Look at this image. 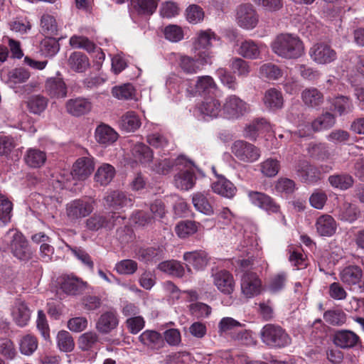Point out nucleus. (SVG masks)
<instances>
[{
    "label": "nucleus",
    "mask_w": 364,
    "mask_h": 364,
    "mask_svg": "<svg viewBox=\"0 0 364 364\" xmlns=\"http://www.w3.org/2000/svg\"><path fill=\"white\" fill-rule=\"evenodd\" d=\"M112 95L118 100L132 99L134 95V87L130 84H124L122 86L114 87L112 90Z\"/></svg>",
    "instance_id": "obj_61"
},
{
    "label": "nucleus",
    "mask_w": 364,
    "mask_h": 364,
    "mask_svg": "<svg viewBox=\"0 0 364 364\" xmlns=\"http://www.w3.org/2000/svg\"><path fill=\"white\" fill-rule=\"evenodd\" d=\"M205 16L203 9L196 4L188 6L186 9V18L188 23L197 24L203 21Z\"/></svg>",
    "instance_id": "obj_52"
},
{
    "label": "nucleus",
    "mask_w": 364,
    "mask_h": 364,
    "mask_svg": "<svg viewBox=\"0 0 364 364\" xmlns=\"http://www.w3.org/2000/svg\"><path fill=\"white\" fill-rule=\"evenodd\" d=\"M272 51L285 59H297L304 53V46L295 34L284 33L278 35L272 43Z\"/></svg>",
    "instance_id": "obj_1"
},
{
    "label": "nucleus",
    "mask_w": 364,
    "mask_h": 364,
    "mask_svg": "<svg viewBox=\"0 0 364 364\" xmlns=\"http://www.w3.org/2000/svg\"><path fill=\"white\" fill-rule=\"evenodd\" d=\"M213 172L217 176L218 179L213 182L211 188L213 191L226 198H232L237 193L236 186L228 179L223 176H218L215 173V167H212Z\"/></svg>",
    "instance_id": "obj_14"
},
{
    "label": "nucleus",
    "mask_w": 364,
    "mask_h": 364,
    "mask_svg": "<svg viewBox=\"0 0 364 364\" xmlns=\"http://www.w3.org/2000/svg\"><path fill=\"white\" fill-rule=\"evenodd\" d=\"M242 325L232 317H224L218 323V333L220 336L227 334L232 330Z\"/></svg>",
    "instance_id": "obj_62"
},
{
    "label": "nucleus",
    "mask_w": 364,
    "mask_h": 364,
    "mask_svg": "<svg viewBox=\"0 0 364 364\" xmlns=\"http://www.w3.org/2000/svg\"><path fill=\"white\" fill-rule=\"evenodd\" d=\"M68 65L73 71L83 73L90 67V60L84 53L75 51L70 55Z\"/></svg>",
    "instance_id": "obj_31"
},
{
    "label": "nucleus",
    "mask_w": 364,
    "mask_h": 364,
    "mask_svg": "<svg viewBox=\"0 0 364 364\" xmlns=\"http://www.w3.org/2000/svg\"><path fill=\"white\" fill-rule=\"evenodd\" d=\"M158 269L163 272L178 277H183L185 272L183 265L176 260L162 262L159 264Z\"/></svg>",
    "instance_id": "obj_41"
},
{
    "label": "nucleus",
    "mask_w": 364,
    "mask_h": 364,
    "mask_svg": "<svg viewBox=\"0 0 364 364\" xmlns=\"http://www.w3.org/2000/svg\"><path fill=\"white\" fill-rule=\"evenodd\" d=\"M183 259L188 267L192 266L197 270L203 269L208 264L207 255L203 251L187 252L183 255Z\"/></svg>",
    "instance_id": "obj_35"
},
{
    "label": "nucleus",
    "mask_w": 364,
    "mask_h": 364,
    "mask_svg": "<svg viewBox=\"0 0 364 364\" xmlns=\"http://www.w3.org/2000/svg\"><path fill=\"white\" fill-rule=\"evenodd\" d=\"M240 289L245 298L251 299L257 296L263 289L262 280L255 273L245 272L241 277Z\"/></svg>",
    "instance_id": "obj_8"
},
{
    "label": "nucleus",
    "mask_w": 364,
    "mask_h": 364,
    "mask_svg": "<svg viewBox=\"0 0 364 364\" xmlns=\"http://www.w3.org/2000/svg\"><path fill=\"white\" fill-rule=\"evenodd\" d=\"M262 342L272 348H284L291 343V338L279 326L267 324L261 330Z\"/></svg>",
    "instance_id": "obj_2"
},
{
    "label": "nucleus",
    "mask_w": 364,
    "mask_h": 364,
    "mask_svg": "<svg viewBox=\"0 0 364 364\" xmlns=\"http://www.w3.org/2000/svg\"><path fill=\"white\" fill-rule=\"evenodd\" d=\"M69 43L74 48H82L87 52H92L95 49V45L87 37L82 36H73L70 38Z\"/></svg>",
    "instance_id": "obj_56"
},
{
    "label": "nucleus",
    "mask_w": 364,
    "mask_h": 364,
    "mask_svg": "<svg viewBox=\"0 0 364 364\" xmlns=\"http://www.w3.org/2000/svg\"><path fill=\"white\" fill-rule=\"evenodd\" d=\"M11 314L17 326L24 327L31 319V311L23 301L17 299L11 306Z\"/></svg>",
    "instance_id": "obj_15"
},
{
    "label": "nucleus",
    "mask_w": 364,
    "mask_h": 364,
    "mask_svg": "<svg viewBox=\"0 0 364 364\" xmlns=\"http://www.w3.org/2000/svg\"><path fill=\"white\" fill-rule=\"evenodd\" d=\"M12 209L11 202L0 193V225L6 224L10 221Z\"/></svg>",
    "instance_id": "obj_55"
},
{
    "label": "nucleus",
    "mask_w": 364,
    "mask_h": 364,
    "mask_svg": "<svg viewBox=\"0 0 364 364\" xmlns=\"http://www.w3.org/2000/svg\"><path fill=\"white\" fill-rule=\"evenodd\" d=\"M46 159V154L43 151L36 148L28 149L24 156L26 164L32 168L42 166L45 164Z\"/></svg>",
    "instance_id": "obj_36"
},
{
    "label": "nucleus",
    "mask_w": 364,
    "mask_h": 364,
    "mask_svg": "<svg viewBox=\"0 0 364 364\" xmlns=\"http://www.w3.org/2000/svg\"><path fill=\"white\" fill-rule=\"evenodd\" d=\"M335 123L334 115L326 112L313 121V128L316 132H320L331 128Z\"/></svg>",
    "instance_id": "obj_45"
},
{
    "label": "nucleus",
    "mask_w": 364,
    "mask_h": 364,
    "mask_svg": "<svg viewBox=\"0 0 364 364\" xmlns=\"http://www.w3.org/2000/svg\"><path fill=\"white\" fill-rule=\"evenodd\" d=\"M228 65L232 73L238 77H247L250 73L249 63L240 58H232L230 60Z\"/></svg>",
    "instance_id": "obj_44"
},
{
    "label": "nucleus",
    "mask_w": 364,
    "mask_h": 364,
    "mask_svg": "<svg viewBox=\"0 0 364 364\" xmlns=\"http://www.w3.org/2000/svg\"><path fill=\"white\" fill-rule=\"evenodd\" d=\"M272 129L269 123L260 119L252 122L246 127V134L247 136L255 138L257 134L268 132Z\"/></svg>",
    "instance_id": "obj_43"
},
{
    "label": "nucleus",
    "mask_w": 364,
    "mask_h": 364,
    "mask_svg": "<svg viewBox=\"0 0 364 364\" xmlns=\"http://www.w3.org/2000/svg\"><path fill=\"white\" fill-rule=\"evenodd\" d=\"M46 91L51 98L60 99L67 96V86L62 78L50 77L46 82Z\"/></svg>",
    "instance_id": "obj_22"
},
{
    "label": "nucleus",
    "mask_w": 364,
    "mask_h": 364,
    "mask_svg": "<svg viewBox=\"0 0 364 364\" xmlns=\"http://www.w3.org/2000/svg\"><path fill=\"white\" fill-rule=\"evenodd\" d=\"M137 268V263L132 259L121 260L114 267V269L120 274H133Z\"/></svg>",
    "instance_id": "obj_63"
},
{
    "label": "nucleus",
    "mask_w": 364,
    "mask_h": 364,
    "mask_svg": "<svg viewBox=\"0 0 364 364\" xmlns=\"http://www.w3.org/2000/svg\"><path fill=\"white\" fill-rule=\"evenodd\" d=\"M173 58L178 60L179 67L186 73L194 74L200 70L197 60L191 56L172 53L170 54V60Z\"/></svg>",
    "instance_id": "obj_28"
},
{
    "label": "nucleus",
    "mask_w": 364,
    "mask_h": 364,
    "mask_svg": "<svg viewBox=\"0 0 364 364\" xmlns=\"http://www.w3.org/2000/svg\"><path fill=\"white\" fill-rule=\"evenodd\" d=\"M222 111L220 101L213 97L205 99L196 108V112L200 114L202 119L205 120L218 117Z\"/></svg>",
    "instance_id": "obj_13"
},
{
    "label": "nucleus",
    "mask_w": 364,
    "mask_h": 364,
    "mask_svg": "<svg viewBox=\"0 0 364 364\" xmlns=\"http://www.w3.org/2000/svg\"><path fill=\"white\" fill-rule=\"evenodd\" d=\"M60 289L67 294H81L86 288L87 283L73 275H64L59 281Z\"/></svg>",
    "instance_id": "obj_17"
},
{
    "label": "nucleus",
    "mask_w": 364,
    "mask_h": 364,
    "mask_svg": "<svg viewBox=\"0 0 364 364\" xmlns=\"http://www.w3.org/2000/svg\"><path fill=\"white\" fill-rule=\"evenodd\" d=\"M6 237L11 239L10 248L16 257L26 259L30 257L31 252L28 242L21 233L16 230H9Z\"/></svg>",
    "instance_id": "obj_9"
},
{
    "label": "nucleus",
    "mask_w": 364,
    "mask_h": 364,
    "mask_svg": "<svg viewBox=\"0 0 364 364\" xmlns=\"http://www.w3.org/2000/svg\"><path fill=\"white\" fill-rule=\"evenodd\" d=\"M141 125L139 116L134 111H127L119 120L120 128L127 132H134Z\"/></svg>",
    "instance_id": "obj_29"
},
{
    "label": "nucleus",
    "mask_w": 364,
    "mask_h": 364,
    "mask_svg": "<svg viewBox=\"0 0 364 364\" xmlns=\"http://www.w3.org/2000/svg\"><path fill=\"white\" fill-rule=\"evenodd\" d=\"M310 58L317 65H328L337 59V53L328 44L316 43L309 49Z\"/></svg>",
    "instance_id": "obj_6"
},
{
    "label": "nucleus",
    "mask_w": 364,
    "mask_h": 364,
    "mask_svg": "<svg viewBox=\"0 0 364 364\" xmlns=\"http://www.w3.org/2000/svg\"><path fill=\"white\" fill-rule=\"evenodd\" d=\"M261 172L267 177L275 176L280 168L279 161L272 158L267 159L259 164Z\"/></svg>",
    "instance_id": "obj_53"
},
{
    "label": "nucleus",
    "mask_w": 364,
    "mask_h": 364,
    "mask_svg": "<svg viewBox=\"0 0 364 364\" xmlns=\"http://www.w3.org/2000/svg\"><path fill=\"white\" fill-rule=\"evenodd\" d=\"M332 105L333 106V111L338 112L341 116L350 112L353 108L350 100L344 96L336 97L333 100Z\"/></svg>",
    "instance_id": "obj_49"
},
{
    "label": "nucleus",
    "mask_w": 364,
    "mask_h": 364,
    "mask_svg": "<svg viewBox=\"0 0 364 364\" xmlns=\"http://www.w3.org/2000/svg\"><path fill=\"white\" fill-rule=\"evenodd\" d=\"M213 282L218 291L223 294L230 295L235 287L232 274L227 270H220L213 274Z\"/></svg>",
    "instance_id": "obj_11"
},
{
    "label": "nucleus",
    "mask_w": 364,
    "mask_h": 364,
    "mask_svg": "<svg viewBox=\"0 0 364 364\" xmlns=\"http://www.w3.org/2000/svg\"><path fill=\"white\" fill-rule=\"evenodd\" d=\"M316 232L321 237H331L336 231L335 220L329 215H322L316 221Z\"/></svg>",
    "instance_id": "obj_23"
},
{
    "label": "nucleus",
    "mask_w": 364,
    "mask_h": 364,
    "mask_svg": "<svg viewBox=\"0 0 364 364\" xmlns=\"http://www.w3.org/2000/svg\"><path fill=\"white\" fill-rule=\"evenodd\" d=\"M217 39L216 35L211 30L200 31L193 41L192 50L196 53L200 49H208L212 46V41Z\"/></svg>",
    "instance_id": "obj_27"
},
{
    "label": "nucleus",
    "mask_w": 364,
    "mask_h": 364,
    "mask_svg": "<svg viewBox=\"0 0 364 364\" xmlns=\"http://www.w3.org/2000/svg\"><path fill=\"white\" fill-rule=\"evenodd\" d=\"M296 171L301 179L308 184H315L321 178V170L306 161L297 165Z\"/></svg>",
    "instance_id": "obj_19"
},
{
    "label": "nucleus",
    "mask_w": 364,
    "mask_h": 364,
    "mask_svg": "<svg viewBox=\"0 0 364 364\" xmlns=\"http://www.w3.org/2000/svg\"><path fill=\"white\" fill-rule=\"evenodd\" d=\"M301 99L309 107L316 108L323 102V94L315 87L305 89L301 93Z\"/></svg>",
    "instance_id": "obj_34"
},
{
    "label": "nucleus",
    "mask_w": 364,
    "mask_h": 364,
    "mask_svg": "<svg viewBox=\"0 0 364 364\" xmlns=\"http://www.w3.org/2000/svg\"><path fill=\"white\" fill-rule=\"evenodd\" d=\"M119 138V134L109 125L101 123L95 130V139L102 146L113 144Z\"/></svg>",
    "instance_id": "obj_16"
},
{
    "label": "nucleus",
    "mask_w": 364,
    "mask_h": 364,
    "mask_svg": "<svg viewBox=\"0 0 364 364\" xmlns=\"http://www.w3.org/2000/svg\"><path fill=\"white\" fill-rule=\"evenodd\" d=\"M95 169L94 158L83 156L79 158L73 166L71 174L73 178L77 180H85L89 177Z\"/></svg>",
    "instance_id": "obj_12"
},
{
    "label": "nucleus",
    "mask_w": 364,
    "mask_h": 364,
    "mask_svg": "<svg viewBox=\"0 0 364 364\" xmlns=\"http://www.w3.org/2000/svg\"><path fill=\"white\" fill-rule=\"evenodd\" d=\"M176 186L181 189L188 191L193 188L195 183V176L190 169L181 170L174 179Z\"/></svg>",
    "instance_id": "obj_38"
},
{
    "label": "nucleus",
    "mask_w": 364,
    "mask_h": 364,
    "mask_svg": "<svg viewBox=\"0 0 364 364\" xmlns=\"http://www.w3.org/2000/svg\"><path fill=\"white\" fill-rule=\"evenodd\" d=\"M235 21L245 30H252L259 23V16L252 4H240L235 9Z\"/></svg>",
    "instance_id": "obj_4"
},
{
    "label": "nucleus",
    "mask_w": 364,
    "mask_h": 364,
    "mask_svg": "<svg viewBox=\"0 0 364 364\" xmlns=\"http://www.w3.org/2000/svg\"><path fill=\"white\" fill-rule=\"evenodd\" d=\"M29 71L24 68H16L8 73V82L10 84L17 85L26 82L30 77Z\"/></svg>",
    "instance_id": "obj_50"
},
{
    "label": "nucleus",
    "mask_w": 364,
    "mask_h": 364,
    "mask_svg": "<svg viewBox=\"0 0 364 364\" xmlns=\"http://www.w3.org/2000/svg\"><path fill=\"white\" fill-rule=\"evenodd\" d=\"M248 198L250 203L269 213L279 212V205L268 195L258 191H249Z\"/></svg>",
    "instance_id": "obj_10"
},
{
    "label": "nucleus",
    "mask_w": 364,
    "mask_h": 364,
    "mask_svg": "<svg viewBox=\"0 0 364 364\" xmlns=\"http://www.w3.org/2000/svg\"><path fill=\"white\" fill-rule=\"evenodd\" d=\"M43 33L48 36H53L58 33V26L55 18L48 14H45L41 20Z\"/></svg>",
    "instance_id": "obj_51"
},
{
    "label": "nucleus",
    "mask_w": 364,
    "mask_h": 364,
    "mask_svg": "<svg viewBox=\"0 0 364 364\" xmlns=\"http://www.w3.org/2000/svg\"><path fill=\"white\" fill-rule=\"evenodd\" d=\"M216 89L213 79L208 75L199 77L196 85V92L203 94L210 92Z\"/></svg>",
    "instance_id": "obj_57"
},
{
    "label": "nucleus",
    "mask_w": 364,
    "mask_h": 364,
    "mask_svg": "<svg viewBox=\"0 0 364 364\" xmlns=\"http://www.w3.org/2000/svg\"><path fill=\"white\" fill-rule=\"evenodd\" d=\"M237 264L239 269L242 272H245L249 269H257L259 267H260L261 268H264L266 267L267 265V262L264 259H262V258H259V259H256L252 257L238 259Z\"/></svg>",
    "instance_id": "obj_60"
},
{
    "label": "nucleus",
    "mask_w": 364,
    "mask_h": 364,
    "mask_svg": "<svg viewBox=\"0 0 364 364\" xmlns=\"http://www.w3.org/2000/svg\"><path fill=\"white\" fill-rule=\"evenodd\" d=\"M95 205V200L91 199L78 198L73 200L66 204V216L70 222L80 221L94 211Z\"/></svg>",
    "instance_id": "obj_3"
},
{
    "label": "nucleus",
    "mask_w": 364,
    "mask_h": 364,
    "mask_svg": "<svg viewBox=\"0 0 364 364\" xmlns=\"http://www.w3.org/2000/svg\"><path fill=\"white\" fill-rule=\"evenodd\" d=\"M116 312L109 311L103 313L96 323V328L102 333H108L118 325Z\"/></svg>",
    "instance_id": "obj_24"
},
{
    "label": "nucleus",
    "mask_w": 364,
    "mask_h": 364,
    "mask_svg": "<svg viewBox=\"0 0 364 364\" xmlns=\"http://www.w3.org/2000/svg\"><path fill=\"white\" fill-rule=\"evenodd\" d=\"M267 49V46L262 43H257L252 40H246L241 43L237 53L247 59H259L261 53Z\"/></svg>",
    "instance_id": "obj_20"
},
{
    "label": "nucleus",
    "mask_w": 364,
    "mask_h": 364,
    "mask_svg": "<svg viewBox=\"0 0 364 364\" xmlns=\"http://www.w3.org/2000/svg\"><path fill=\"white\" fill-rule=\"evenodd\" d=\"M192 201L197 210L207 215H211L213 214V208L208 202L205 194L202 193H196L193 194Z\"/></svg>",
    "instance_id": "obj_42"
},
{
    "label": "nucleus",
    "mask_w": 364,
    "mask_h": 364,
    "mask_svg": "<svg viewBox=\"0 0 364 364\" xmlns=\"http://www.w3.org/2000/svg\"><path fill=\"white\" fill-rule=\"evenodd\" d=\"M115 173L114 166L105 163L97 168L94 176V180L100 186H107L113 180Z\"/></svg>",
    "instance_id": "obj_30"
},
{
    "label": "nucleus",
    "mask_w": 364,
    "mask_h": 364,
    "mask_svg": "<svg viewBox=\"0 0 364 364\" xmlns=\"http://www.w3.org/2000/svg\"><path fill=\"white\" fill-rule=\"evenodd\" d=\"M164 35L166 40L177 43L183 39L184 33L183 28L174 24H170L164 29Z\"/></svg>",
    "instance_id": "obj_54"
},
{
    "label": "nucleus",
    "mask_w": 364,
    "mask_h": 364,
    "mask_svg": "<svg viewBox=\"0 0 364 364\" xmlns=\"http://www.w3.org/2000/svg\"><path fill=\"white\" fill-rule=\"evenodd\" d=\"M132 156L135 162L144 166L149 165L153 159V152L146 144L139 142L131 149Z\"/></svg>",
    "instance_id": "obj_25"
},
{
    "label": "nucleus",
    "mask_w": 364,
    "mask_h": 364,
    "mask_svg": "<svg viewBox=\"0 0 364 364\" xmlns=\"http://www.w3.org/2000/svg\"><path fill=\"white\" fill-rule=\"evenodd\" d=\"M249 110V105L236 95L227 97L223 106V114L228 119H238Z\"/></svg>",
    "instance_id": "obj_7"
},
{
    "label": "nucleus",
    "mask_w": 364,
    "mask_h": 364,
    "mask_svg": "<svg viewBox=\"0 0 364 364\" xmlns=\"http://www.w3.org/2000/svg\"><path fill=\"white\" fill-rule=\"evenodd\" d=\"M231 151L239 161L245 163L255 162L261 156L257 147L243 140H237L232 143Z\"/></svg>",
    "instance_id": "obj_5"
},
{
    "label": "nucleus",
    "mask_w": 364,
    "mask_h": 364,
    "mask_svg": "<svg viewBox=\"0 0 364 364\" xmlns=\"http://www.w3.org/2000/svg\"><path fill=\"white\" fill-rule=\"evenodd\" d=\"M359 341V337L350 331H339L333 336L334 344L341 348H353Z\"/></svg>",
    "instance_id": "obj_26"
},
{
    "label": "nucleus",
    "mask_w": 364,
    "mask_h": 364,
    "mask_svg": "<svg viewBox=\"0 0 364 364\" xmlns=\"http://www.w3.org/2000/svg\"><path fill=\"white\" fill-rule=\"evenodd\" d=\"M91 108V103L85 99H72L66 103L67 111L74 116L85 114L89 112Z\"/></svg>",
    "instance_id": "obj_33"
},
{
    "label": "nucleus",
    "mask_w": 364,
    "mask_h": 364,
    "mask_svg": "<svg viewBox=\"0 0 364 364\" xmlns=\"http://www.w3.org/2000/svg\"><path fill=\"white\" fill-rule=\"evenodd\" d=\"M263 102L267 108L277 109L282 107L284 99L279 90L276 88H270L265 92Z\"/></svg>",
    "instance_id": "obj_37"
},
{
    "label": "nucleus",
    "mask_w": 364,
    "mask_h": 364,
    "mask_svg": "<svg viewBox=\"0 0 364 364\" xmlns=\"http://www.w3.org/2000/svg\"><path fill=\"white\" fill-rule=\"evenodd\" d=\"M98 341V336L95 332H87L82 334L78 340V345L82 350H88Z\"/></svg>",
    "instance_id": "obj_64"
},
{
    "label": "nucleus",
    "mask_w": 364,
    "mask_h": 364,
    "mask_svg": "<svg viewBox=\"0 0 364 364\" xmlns=\"http://www.w3.org/2000/svg\"><path fill=\"white\" fill-rule=\"evenodd\" d=\"M131 2L139 14L151 15L157 8L159 0H131Z\"/></svg>",
    "instance_id": "obj_40"
},
{
    "label": "nucleus",
    "mask_w": 364,
    "mask_h": 364,
    "mask_svg": "<svg viewBox=\"0 0 364 364\" xmlns=\"http://www.w3.org/2000/svg\"><path fill=\"white\" fill-rule=\"evenodd\" d=\"M48 100L43 96L33 95L27 102L29 111L35 114H40L46 109Z\"/></svg>",
    "instance_id": "obj_47"
},
{
    "label": "nucleus",
    "mask_w": 364,
    "mask_h": 364,
    "mask_svg": "<svg viewBox=\"0 0 364 364\" xmlns=\"http://www.w3.org/2000/svg\"><path fill=\"white\" fill-rule=\"evenodd\" d=\"M38 340L37 337L32 333H26L22 335L18 340V348L21 354L24 355H31L38 349Z\"/></svg>",
    "instance_id": "obj_32"
},
{
    "label": "nucleus",
    "mask_w": 364,
    "mask_h": 364,
    "mask_svg": "<svg viewBox=\"0 0 364 364\" xmlns=\"http://www.w3.org/2000/svg\"><path fill=\"white\" fill-rule=\"evenodd\" d=\"M57 346L60 350L71 352L75 347V343L70 333L67 331H60L56 336Z\"/></svg>",
    "instance_id": "obj_46"
},
{
    "label": "nucleus",
    "mask_w": 364,
    "mask_h": 364,
    "mask_svg": "<svg viewBox=\"0 0 364 364\" xmlns=\"http://www.w3.org/2000/svg\"><path fill=\"white\" fill-rule=\"evenodd\" d=\"M328 181L333 187L341 190L348 189L353 183V179L349 175L331 176L328 178Z\"/></svg>",
    "instance_id": "obj_58"
},
{
    "label": "nucleus",
    "mask_w": 364,
    "mask_h": 364,
    "mask_svg": "<svg viewBox=\"0 0 364 364\" xmlns=\"http://www.w3.org/2000/svg\"><path fill=\"white\" fill-rule=\"evenodd\" d=\"M139 338L144 345L150 347H156L162 341L161 335L154 331H145Z\"/></svg>",
    "instance_id": "obj_59"
},
{
    "label": "nucleus",
    "mask_w": 364,
    "mask_h": 364,
    "mask_svg": "<svg viewBox=\"0 0 364 364\" xmlns=\"http://www.w3.org/2000/svg\"><path fill=\"white\" fill-rule=\"evenodd\" d=\"M106 205L114 210H120L124 208L132 205V199L118 191L109 192L105 198Z\"/></svg>",
    "instance_id": "obj_21"
},
{
    "label": "nucleus",
    "mask_w": 364,
    "mask_h": 364,
    "mask_svg": "<svg viewBox=\"0 0 364 364\" xmlns=\"http://www.w3.org/2000/svg\"><path fill=\"white\" fill-rule=\"evenodd\" d=\"M260 77L269 80H277L283 75V72L279 66L272 63L262 65L259 69Z\"/></svg>",
    "instance_id": "obj_39"
},
{
    "label": "nucleus",
    "mask_w": 364,
    "mask_h": 364,
    "mask_svg": "<svg viewBox=\"0 0 364 364\" xmlns=\"http://www.w3.org/2000/svg\"><path fill=\"white\" fill-rule=\"evenodd\" d=\"M114 215L115 213L107 215L94 214L85 220V227L90 231H97L102 228H112L114 225L115 218L119 217Z\"/></svg>",
    "instance_id": "obj_18"
},
{
    "label": "nucleus",
    "mask_w": 364,
    "mask_h": 364,
    "mask_svg": "<svg viewBox=\"0 0 364 364\" xmlns=\"http://www.w3.org/2000/svg\"><path fill=\"white\" fill-rule=\"evenodd\" d=\"M197 230L198 227L196 222L191 220L181 221L175 228L176 233L180 238L188 237L196 232Z\"/></svg>",
    "instance_id": "obj_48"
}]
</instances>
